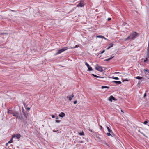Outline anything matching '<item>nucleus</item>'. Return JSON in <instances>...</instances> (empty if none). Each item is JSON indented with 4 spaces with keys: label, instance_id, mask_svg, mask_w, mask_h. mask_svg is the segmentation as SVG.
<instances>
[{
    "label": "nucleus",
    "instance_id": "obj_1",
    "mask_svg": "<svg viewBox=\"0 0 149 149\" xmlns=\"http://www.w3.org/2000/svg\"><path fill=\"white\" fill-rule=\"evenodd\" d=\"M138 36L139 34L138 33L132 31L127 38L124 39V40L125 41L132 40L136 38Z\"/></svg>",
    "mask_w": 149,
    "mask_h": 149
},
{
    "label": "nucleus",
    "instance_id": "obj_2",
    "mask_svg": "<svg viewBox=\"0 0 149 149\" xmlns=\"http://www.w3.org/2000/svg\"><path fill=\"white\" fill-rule=\"evenodd\" d=\"M70 48H68L67 47H64L62 49L59 50L55 54V55H57L59 54H60L61 53L65 51L66 50L68 49H70Z\"/></svg>",
    "mask_w": 149,
    "mask_h": 149
},
{
    "label": "nucleus",
    "instance_id": "obj_3",
    "mask_svg": "<svg viewBox=\"0 0 149 149\" xmlns=\"http://www.w3.org/2000/svg\"><path fill=\"white\" fill-rule=\"evenodd\" d=\"M147 56L145 59L144 60V62L146 63L147 61L149 60V42H148V47L147 50Z\"/></svg>",
    "mask_w": 149,
    "mask_h": 149
},
{
    "label": "nucleus",
    "instance_id": "obj_4",
    "mask_svg": "<svg viewBox=\"0 0 149 149\" xmlns=\"http://www.w3.org/2000/svg\"><path fill=\"white\" fill-rule=\"evenodd\" d=\"M19 113L17 112H13V116H14L16 117V118H19L20 119L22 120V118L20 117L19 116H18Z\"/></svg>",
    "mask_w": 149,
    "mask_h": 149
},
{
    "label": "nucleus",
    "instance_id": "obj_5",
    "mask_svg": "<svg viewBox=\"0 0 149 149\" xmlns=\"http://www.w3.org/2000/svg\"><path fill=\"white\" fill-rule=\"evenodd\" d=\"M21 136L19 134H17L12 135V138H16L19 139L21 137Z\"/></svg>",
    "mask_w": 149,
    "mask_h": 149
},
{
    "label": "nucleus",
    "instance_id": "obj_6",
    "mask_svg": "<svg viewBox=\"0 0 149 149\" xmlns=\"http://www.w3.org/2000/svg\"><path fill=\"white\" fill-rule=\"evenodd\" d=\"M95 68L97 70L100 72H102L103 71V70L102 69V67L100 66L97 65V67H96Z\"/></svg>",
    "mask_w": 149,
    "mask_h": 149
},
{
    "label": "nucleus",
    "instance_id": "obj_7",
    "mask_svg": "<svg viewBox=\"0 0 149 149\" xmlns=\"http://www.w3.org/2000/svg\"><path fill=\"white\" fill-rule=\"evenodd\" d=\"M113 100H116V99L113 96L111 95L109 98V100L111 102H112Z\"/></svg>",
    "mask_w": 149,
    "mask_h": 149
},
{
    "label": "nucleus",
    "instance_id": "obj_8",
    "mask_svg": "<svg viewBox=\"0 0 149 149\" xmlns=\"http://www.w3.org/2000/svg\"><path fill=\"white\" fill-rule=\"evenodd\" d=\"M84 4L83 3L81 2L77 5V7H82L84 6Z\"/></svg>",
    "mask_w": 149,
    "mask_h": 149
},
{
    "label": "nucleus",
    "instance_id": "obj_9",
    "mask_svg": "<svg viewBox=\"0 0 149 149\" xmlns=\"http://www.w3.org/2000/svg\"><path fill=\"white\" fill-rule=\"evenodd\" d=\"M13 112H14V111L13 110H9V109L8 110L7 113H8V114L13 115Z\"/></svg>",
    "mask_w": 149,
    "mask_h": 149
},
{
    "label": "nucleus",
    "instance_id": "obj_10",
    "mask_svg": "<svg viewBox=\"0 0 149 149\" xmlns=\"http://www.w3.org/2000/svg\"><path fill=\"white\" fill-rule=\"evenodd\" d=\"M65 116V114L63 112H61L60 114L59 115V116L60 117L63 118Z\"/></svg>",
    "mask_w": 149,
    "mask_h": 149
},
{
    "label": "nucleus",
    "instance_id": "obj_11",
    "mask_svg": "<svg viewBox=\"0 0 149 149\" xmlns=\"http://www.w3.org/2000/svg\"><path fill=\"white\" fill-rule=\"evenodd\" d=\"M106 128L108 130V131L109 132H110L111 134H113V132L107 126H106Z\"/></svg>",
    "mask_w": 149,
    "mask_h": 149
},
{
    "label": "nucleus",
    "instance_id": "obj_12",
    "mask_svg": "<svg viewBox=\"0 0 149 149\" xmlns=\"http://www.w3.org/2000/svg\"><path fill=\"white\" fill-rule=\"evenodd\" d=\"M113 43H110L109 46V47L107 48V49H109V48H110L111 47H113Z\"/></svg>",
    "mask_w": 149,
    "mask_h": 149
},
{
    "label": "nucleus",
    "instance_id": "obj_13",
    "mask_svg": "<svg viewBox=\"0 0 149 149\" xmlns=\"http://www.w3.org/2000/svg\"><path fill=\"white\" fill-rule=\"evenodd\" d=\"M103 144L104 145V146H105V147H106V146L107 147L109 148L110 147V146L108 144H107L105 142H104L103 143Z\"/></svg>",
    "mask_w": 149,
    "mask_h": 149
},
{
    "label": "nucleus",
    "instance_id": "obj_14",
    "mask_svg": "<svg viewBox=\"0 0 149 149\" xmlns=\"http://www.w3.org/2000/svg\"><path fill=\"white\" fill-rule=\"evenodd\" d=\"M112 82L118 84H120L121 83V82L120 81H113Z\"/></svg>",
    "mask_w": 149,
    "mask_h": 149
},
{
    "label": "nucleus",
    "instance_id": "obj_15",
    "mask_svg": "<svg viewBox=\"0 0 149 149\" xmlns=\"http://www.w3.org/2000/svg\"><path fill=\"white\" fill-rule=\"evenodd\" d=\"M92 75L94 77H96V78H104V77H101L100 76H98L97 75H96L95 74H92Z\"/></svg>",
    "mask_w": 149,
    "mask_h": 149
},
{
    "label": "nucleus",
    "instance_id": "obj_16",
    "mask_svg": "<svg viewBox=\"0 0 149 149\" xmlns=\"http://www.w3.org/2000/svg\"><path fill=\"white\" fill-rule=\"evenodd\" d=\"M22 112H23V113L24 116L26 118V119H27V116H28L27 114H26L24 110L22 111Z\"/></svg>",
    "mask_w": 149,
    "mask_h": 149
},
{
    "label": "nucleus",
    "instance_id": "obj_17",
    "mask_svg": "<svg viewBox=\"0 0 149 149\" xmlns=\"http://www.w3.org/2000/svg\"><path fill=\"white\" fill-rule=\"evenodd\" d=\"M78 133L81 136H84V132L83 131H82L81 132H79Z\"/></svg>",
    "mask_w": 149,
    "mask_h": 149
},
{
    "label": "nucleus",
    "instance_id": "obj_18",
    "mask_svg": "<svg viewBox=\"0 0 149 149\" xmlns=\"http://www.w3.org/2000/svg\"><path fill=\"white\" fill-rule=\"evenodd\" d=\"M97 38H103L104 39H106V38L103 36L101 35H99L97 36Z\"/></svg>",
    "mask_w": 149,
    "mask_h": 149
},
{
    "label": "nucleus",
    "instance_id": "obj_19",
    "mask_svg": "<svg viewBox=\"0 0 149 149\" xmlns=\"http://www.w3.org/2000/svg\"><path fill=\"white\" fill-rule=\"evenodd\" d=\"M135 78L139 80H141L142 79V77L139 76L136 77Z\"/></svg>",
    "mask_w": 149,
    "mask_h": 149
},
{
    "label": "nucleus",
    "instance_id": "obj_20",
    "mask_svg": "<svg viewBox=\"0 0 149 149\" xmlns=\"http://www.w3.org/2000/svg\"><path fill=\"white\" fill-rule=\"evenodd\" d=\"M109 87L107 86H102L101 87L102 89H104V88L109 89Z\"/></svg>",
    "mask_w": 149,
    "mask_h": 149
},
{
    "label": "nucleus",
    "instance_id": "obj_21",
    "mask_svg": "<svg viewBox=\"0 0 149 149\" xmlns=\"http://www.w3.org/2000/svg\"><path fill=\"white\" fill-rule=\"evenodd\" d=\"M88 68V71H91L92 70V68L91 67L89 66V67Z\"/></svg>",
    "mask_w": 149,
    "mask_h": 149
},
{
    "label": "nucleus",
    "instance_id": "obj_22",
    "mask_svg": "<svg viewBox=\"0 0 149 149\" xmlns=\"http://www.w3.org/2000/svg\"><path fill=\"white\" fill-rule=\"evenodd\" d=\"M13 138H12V137L11 138V139L9 141H8V143H13Z\"/></svg>",
    "mask_w": 149,
    "mask_h": 149
},
{
    "label": "nucleus",
    "instance_id": "obj_23",
    "mask_svg": "<svg viewBox=\"0 0 149 149\" xmlns=\"http://www.w3.org/2000/svg\"><path fill=\"white\" fill-rule=\"evenodd\" d=\"M67 98L68 99V100L70 101H71L72 100V98L70 96H68L67 97Z\"/></svg>",
    "mask_w": 149,
    "mask_h": 149
},
{
    "label": "nucleus",
    "instance_id": "obj_24",
    "mask_svg": "<svg viewBox=\"0 0 149 149\" xmlns=\"http://www.w3.org/2000/svg\"><path fill=\"white\" fill-rule=\"evenodd\" d=\"M79 45H76V46H75V47H71L70 48V49H74L75 48H76L78 47H79Z\"/></svg>",
    "mask_w": 149,
    "mask_h": 149
},
{
    "label": "nucleus",
    "instance_id": "obj_25",
    "mask_svg": "<svg viewBox=\"0 0 149 149\" xmlns=\"http://www.w3.org/2000/svg\"><path fill=\"white\" fill-rule=\"evenodd\" d=\"M123 25L124 26H128V24L127 23H125V22H124L123 24Z\"/></svg>",
    "mask_w": 149,
    "mask_h": 149
},
{
    "label": "nucleus",
    "instance_id": "obj_26",
    "mask_svg": "<svg viewBox=\"0 0 149 149\" xmlns=\"http://www.w3.org/2000/svg\"><path fill=\"white\" fill-rule=\"evenodd\" d=\"M113 78L114 79H116V80H118L119 79L118 77H113Z\"/></svg>",
    "mask_w": 149,
    "mask_h": 149
},
{
    "label": "nucleus",
    "instance_id": "obj_27",
    "mask_svg": "<svg viewBox=\"0 0 149 149\" xmlns=\"http://www.w3.org/2000/svg\"><path fill=\"white\" fill-rule=\"evenodd\" d=\"M123 79V82H124L125 81H129V80L128 79H125L124 80H123V79Z\"/></svg>",
    "mask_w": 149,
    "mask_h": 149
},
{
    "label": "nucleus",
    "instance_id": "obj_28",
    "mask_svg": "<svg viewBox=\"0 0 149 149\" xmlns=\"http://www.w3.org/2000/svg\"><path fill=\"white\" fill-rule=\"evenodd\" d=\"M148 120H146L143 123V124H145V125H146L147 124V123H148V121H147Z\"/></svg>",
    "mask_w": 149,
    "mask_h": 149
},
{
    "label": "nucleus",
    "instance_id": "obj_29",
    "mask_svg": "<svg viewBox=\"0 0 149 149\" xmlns=\"http://www.w3.org/2000/svg\"><path fill=\"white\" fill-rule=\"evenodd\" d=\"M85 64L86 65L87 67H89V65L87 62H86Z\"/></svg>",
    "mask_w": 149,
    "mask_h": 149
},
{
    "label": "nucleus",
    "instance_id": "obj_30",
    "mask_svg": "<svg viewBox=\"0 0 149 149\" xmlns=\"http://www.w3.org/2000/svg\"><path fill=\"white\" fill-rule=\"evenodd\" d=\"M106 134L108 136H110L111 135V134H110V132H109V133H107Z\"/></svg>",
    "mask_w": 149,
    "mask_h": 149
},
{
    "label": "nucleus",
    "instance_id": "obj_31",
    "mask_svg": "<svg viewBox=\"0 0 149 149\" xmlns=\"http://www.w3.org/2000/svg\"><path fill=\"white\" fill-rule=\"evenodd\" d=\"M78 143H84V141H79L78 142Z\"/></svg>",
    "mask_w": 149,
    "mask_h": 149
},
{
    "label": "nucleus",
    "instance_id": "obj_32",
    "mask_svg": "<svg viewBox=\"0 0 149 149\" xmlns=\"http://www.w3.org/2000/svg\"><path fill=\"white\" fill-rule=\"evenodd\" d=\"M77 100L74 101V104H76L77 103Z\"/></svg>",
    "mask_w": 149,
    "mask_h": 149
},
{
    "label": "nucleus",
    "instance_id": "obj_33",
    "mask_svg": "<svg viewBox=\"0 0 149 149\" xmlns=\"http://www.w3.org/2000/svg\"><path fill=\"white\" fill-rule=\"evenodd\" d=\"M61 121L60 120H56V122L57 123H60L61 122Z\"/></svg>",
    "mask_w": 149,
    "mask_h": 149
},
{
    "label": "nucleus",
    "instance_id": "obj_34",
    "mask_svg": "<svg viewBox=\"0 0 149 149\" xmlns=\"http://www.w3.org/2000/svg\"><path fill=\"white\" fill-rule=\"evenodd\" d=\"M141 134H142L144 136L146 137H147L146 135H145L143 133V132H141Z\"/></svg>",
    "mask_w": 149,
    "mask_h": 149
},
{
    "label": "nucleus",
    "instance_id": "obj_35",
    "mask_svg": "<svg viewBox=\"0 0 149 149\" xmlns=\"http://www.w3.org/2000/svg\"><path fill=\"white\" fill-rule=\"evenodd\" d=\"M114 56H111V57H110V58H109V60H110L111 59H112L113 57H114Z\"/></svg>",
    "mask_w": 149,
    "mask_h": 149
},
{
    "label": "nucleus",
    "instance_id": "obj_36",
    "mask_svg": "<svg viewBox=\"0 0 149 149\" xmlns=\"http://www.w3.org/2000/svg\"><path fill=\"white\" fill-rule=\"evenodd\" d=\"M52 118H55V116H54V115H52Z\"/></svg>",
    "mask_w": 149,
    "mask_h": 149
},
{
    "label": "nucleus",
    "instance_id": "obj_37",
    "mask_svg": "<svg viewBox=\"0 0 149 149\" xmlns=\"http://www.w3.org/2000/svg\"><path fill=\"white\" fill-rule=\"evenodd\" d=\"M105 50H103L101 53L100 54H102L104 53L105 52Z\"/></svg>",
    "mask_w": 149,
    "mask_h": 149
},
{
    "label": "nucleus",
    "instance_id": "obj_38",
    "mask_svg": "<svg viewBox=\"0 0 149 149\" xmlns=\"http://www.w3.org/2000/svg\"><path fill=\"white\" fill-rule=\"evenodd\" d=\"M110 60L109 58L105 59L104 60V61H109Z\"/></svg>",
    "mask_w": 149,
    "mask_h": 149
},
{
    "label": "nucleus",
    "instance_id": "obj_39",
    "mask_svg": "<svg viewBox=\"0 0 149 149\" xmlns=\"http://www.w3.org/2000/svg\"><path fill=\"white\" fill-rule=\"evenodd\" d=\"M146 96V93H145L144 95V96H143V98H145V97Z\"/></svg>",
    "mask_w": 149,
    "mask_h": 149
},
{
    "label": "nucleus",
    "instance_id": "obj_40",
    "mask_svg": "<svg viewBox=\"0 0 149 149\" xmlns=\"http://www.w3.org/2000/svg\"><path fill=\"white\" fill-rule=\"evenodd\" d=\"M71 98H73L74 97V95L73 94H72L71 96Z\"/></svg>",
    "mask_w": 149,
    "mask_h": 149
},
{
    "label": "nucleus",
    "instance_id": "obj_41",
    "mask_svg": "<svg viewBox=\"0 0 149 149\" xmlns=\"http://www.w3.org/2000/svg\"><path fill=\"white\" fill-rule=\"evenodd\" d=\"M111 18H109L107 20H108V21H110L111 20Z\"/></svg>",
    "mask_w": 149,
    "mask_h": 149
},
{
    "label": "nucleus",
    "instance_id": "obj_42",
    "mask_svg": "<svg viewBox=\"0 0 149 149\" xmlns=\"http://www.w3.org/2000/svg\"><path fill=\"white\" fill-rule=\"evenodd\" d=\"M53 132H56L57 131H56V130H53Z\"/></svg>",
    "mask_w": 149,
    "mask_h": 149
},
{
    "label": "nucleus",
    "instance_id": "obj_43",
    "mask_svg": "<svg viewBox=\"0 0 149 149\" xmlns=\"http://www.w3.org/2000/svg\"><path fill=\"white\" fill-rule=\"evenodd\" d=\"M144 71H146V72H148V70H147V69H144Z\"/></svg>",
    "mask_w": 149,
    "mask_h": 149
},
{
    "label": "nucleus",
    "instance_id": "obj_44",
    "mask_svg": "<svg viewBox=\"0 0 149 149\" xmlns=\"http://www.w3.org/2000/svg\"><path fill=\"white\" fill-rule=\"evenodd\" d=\"M27 109L28 110H29L30 109V108L29 107H28L27 108Z\"/></svg>",
    "mask_w": 149,
    "mask_h": 149
},
{
    "label": "nucleus",
    "instance_id": "obj_45",
    "mask_svg": "<svg viewBox=\"0 0 149 149\" xmlns=\"http://www.w3.org/2000/svg\"><path fill=\"white\" fill-rule=\"evenodd\" d=\"M8 143H6V146H8Z\"/></svg>",
    "mask_w": 149,
    "mask_h": 149
},
{
    "label": "nucleus",
    "instance_id": "obj_46",
    "mask_svg": "<svg viewBox=\"0 0 149 149\" xmlns=\"http://www.w3.org/2000/svg\"><path fill=\"white\" fill-rule=\"evenodd\" d=\"M89 131H90L91 132H92V130H91V129H89Z\"/></svg>",
    "mask_w": 149,
    "mask_h": 149
},
{
    "label": "nucleus",
    "instance_id": "obj_47",
    "mask_svg": "<svg viewBox=\"0 0 149 149\" xmlns=\"http://www.w3.org/2000/svg\"><path fill=\"white\" fill-rule=\"evenodd\" d=\"M56 119H58V117H57L56 118Z\"/></svg>",
    "mask_w": 149,
    "mask_h": 149
},
{
    "label": "nucleus",
    "instance_id": "obj_48",
    "mask_svg": "<svg viewBox=\"0 0 149 149\" xmlns=\"http://www.w3.org/2000/svg\"><path fill=\"white\" fill-rule=\"evenodd\" d=\"M100 127L101 129H102V126H100Z\"/></svg>",
    "mask_w": 149,
    "mask_h": 149
},
{
    "label": "nucleus",
    "instance_id": "obj_49",
    "mask_svg": "<svg viewBox=\"0 0 149 149\" xmlns=\"http://www.w3.org/2000/svg\"><path fill=\"white\" fill-rule=\"evenodd\" d=\"M138 131V132H140V133H141V132L140 131V130H139Z\"/></svg>",
    "mask_w": 149,
    "mask_h": 149
},
{
    "label": "nucleus",
    "instance_id": "obj_50",
    "mask_svg": "<svg viewBox=\"0 0 149 149\" xmlns=\"http://www.w3.org/2000/svg\"><path fill=\"white\" fill-rule=\"evenodd\" d=\"M141 83V82H139V83H138V84H140Z\"/></svg>",
    "mask_w": 149,
    "mask_h": 149
},
{
    "label": "nucleus",
    "instance_id": "obj_51",
    "mask_svg": "<svg viewBox=\"0 0 149 149\" xmlns=\"http://www.w3.org/2000/svg\"><path fill=\"white\" fill-rule=\"evenodd\" d=\"M147 125L148 126H149V123H148Z\"/></svg>",
    "mask_w": 149,
    "mask_h": 149
}]
</instances>
